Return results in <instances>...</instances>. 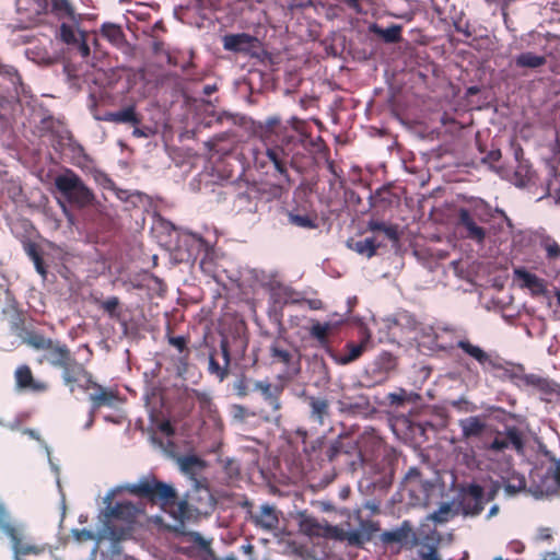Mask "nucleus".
<instances>
[{
  "instance_id": "obj_6",
  "label": "nucleus",
  "mask_w": 560,
  "mask_h": 560,
  "mask_svg": "<svg viewBox=\"0 0 560 560\" xmlns=\"http://www.w3.org/2000/svg\"><path fill=\"white\" fill-rule=\"evenodd\" d=\"M524 433L515 425H506L504 431H497L494 439L490 443L483 445L486 450L492 452H503L512 448L517 453H522L524 451Z\"/></svg>"
},
{
  "instance_id": "obj_22",
  "label": "nucleus",
  "mask_w": 560,
  "mask_h": 560,
  "mask_svg": "<svg viewBox=\"0 0 560 560\" xmlns=\"http://www.w3.org/2000/svg\"><path fill=\"white\" fill-rule=\"evenodd\" d=\"M73 354L66 343L58 340L51 342V347L45 350L42 361L48 362L51 366L60 369Z\"/></svg>"
},
{
  "instance_id": "obj_17",
  "label": "nucleus",
  "mask_w": 560,
  "mask_h": 560,
  "mask_svg": "<svg viewBox=\"0 0 560 560\" xmlns=\"http://www.w3.org/2000/svg\"><path fill=\"white\" fill-rule=\"evenodd\" d=\"M485 491L480 485L471 483L468 486L462 500V509L465 515H479L485 508Z\"/></svg>"
},
{
  "instance_id": "obj_37",
  "label": "nucleus",
  "mask_w": 560,
  "mask_h": 560,
  "mask_svg": "<svg viewBox=\"0 0 560 560\" xmlns=\"http://www.w3.org/2000/svg\"><path fill=\"white\" fill-rule=\"evenodd\" d=\"M28 58L42 66H51L57 62V57L48 52L45 48L35 46L27 50Z\"/></svg>"
},
{
  "instance_id": "obj_51",
  "label": "nucleus",
  "mask_w": 560,
  "mask_h": 560,
  "mask_svg": "<svg viewBox=\"0 0 560 560\" xmlns=\"http://www.w3.org/2000/svg\"><path fill=\"white\" fill-rule=\"evenodd\" d=\"M342 442L340 440H335L325 450V456L329 462H332L339 456V454L342 452Z\"/></svg>"
},
{
  "instance_id": "obj_43",
  "label": "nucleus",
  "mask_w": 560,
  "mask_h": 560,
  "mask_svg": "<svg viewBox=\"0 0 560 560\" xmlns=\"http://www.w3.org/2000/svg\"><path fill=\"white\" fill-rule=\"evenodd\" d=\"M453 516L452 506L450 503H443L438 511L429 515V520L438 524L446 523Z\"/></svg>"
},
{
  "instance_id": "obj_1",
  "label": "nucleus",
  "mask_w": 560,
  "mask_h": 560,
  "mask_svg": "<svg viewBox=\"0 0 560 560\" xmlns=\"http://www.w3.org/2000/svg\"><path fill=\"white\" fill-rule=\"evenodd\" d=\"M266 138L264 142L265 151L260 153L261 158H255L259 167L265 168L271 165L273 168L272 175L279 180L278 189L288 190L293 180L289 174V167L295 165V150L302 145L303 141L293 135L283 133L278 141H270Z\"/></svg>"
},
{
  "instance_id": "obj_59",
  "label": "nucleus",
  "mask_w": 560,
  "mask_h": 560,
  "mask_svg": "<svg viewBox=\"0 0 560 560\" xmlns=\"http://www.w3.org/2000/svg\"><path fill=\"white\" fill-rule=\"evenodd\" d=\"M0 74L13 78V77H18V70L13 66L1 63L0 65Z\"/></svg>"
},
{
  "instance_id": "obj_36",
  "label": "nucleus",
  "mask_w": 560,
  "mask_h": 560,
  "mask_svg": "<svg viewBox=\"0 0 560 560\" xmlns=\"http://www.w3.org/2000/svg\"><path fill=\"white\" fill-rule=\"evenodd\" d=\"M411 533L409 523L405 521L399 528L386 530L381 535V539L385 544L402 542Z\"/></svg>"
},
{
  "instance_id": "obj_41",
  "label": "nucleus",
  "mask_w": 560,
  "mask_h": 560,
  "mask_svg": "<svg viewBox=\"0 0 560 560\" xmlns=\"http://www.w3.org/2000/svg\"><path fill=\"white\" fill-rule=\"evenodd\" d=\"M338 535H339V537H332V538L338 539V540H347L349 542V545H352V546L360 547L365 541H369V536L362 532H359V529L345 532V530L338 528Z\"/></svg>"
},
{
  "instance_id": "obj_56",
  "label": "nucleus",
  "mask_w": 560,
  "mask_h": 560,
  "mask_svg": "<svg viewBox=\"0 0 560 560\" xmlns=\"http://www.w3.org/2000/svg\"><path fill=\"white\" fill-rule=\"evenodd\" d=\"M36 271L42 276L43 279L47 278V267L45 265V261L43 259V255L38 256L37 258L32 260Z\"/></svg>"
},
{
  "instance_id": "obj_58",
  "label": "nucleus",
  "mask_w": 560,
  "mask_h": 560,
  "mask_svg": "<svg viewBox=\"0 0 560 560\" xmlns=\"http://www.w3.org/2000/svg\"><path fill=\"white\" fill-rule=\"evenodd\" d=\"M93 116L96 120L100 121H109L115 124V112H105L104 114L100 115L97 113H93Z\"/></svg>"
},
{
  "instance_id": "obj_54",
  "label": "nucleus",
  "mask_w": 560,
  "mask_h": 560,
  "mask_svg": "<svg viewBox=\"0 0 560 560\" xmlns=\"http://www.w3.org/2000/svg\"><path fill=\"white\" fill-rule=\"evenodd\" d=\"M190 537V540L197 545L202 550H209L210 549V542L206 540L202 535L198 532H191L188 534Z\"/></svg>"
},
{
  "instance_id": "obj_52",
  "label": "nucleus",
  "mask_w": 560,
  "mask_h": 560,
  "mask_svg": "<svg viewBox=\"0 0 560 560\" xmlns=\"http://www.w3.org/2000/svg\"><path fill=\"white\" fill-rule=\"evenodd\" d=\"M453 25L455 27V31L463 34L466 38H469L472 36V32L470 30V23L468 21H465L462 15L454 19Z\"/></svg>"
},
{
  "instance_id": "obj_48",
  "label": "nucleus",
  "mask_w": 560,
  "mask_h": 560,
  "mask_svg": "<svg viewBox=\"0 0 560 560\" xmlns=\"http://www.w3.org/2000/svg\"><path fill=\"white\" fill-rule=\"evenodd\" d=\"M22 246H23L25 254L28 256V258L31 260H33L42 255L40 246L37 243H35L28 238L22 240Z\"/></svg>"
},
{
  "instance_id": "obj_11",
  "label": "nucleus",
  "mask_w": 560,
  "mask_h": 560,
  "mask_svg": "<svg viewBox=\"0 0 560 560\" xmlns=\"http://www.w3.org/2000/svg\"><path fill=\"white\" fill-rule=\"evenodd\" d=\"M80 389L88 392L93 389V393H90L89 400L91 401V409L96 411L102 407H114L119 400L118 392L116 389H110L98 384L94 377L92 378V383L88 385H80Z\"/></svg>"
},
{
  "instance_id": "obj_62",
  "label": "nucleus",
  "mask_w": 560,
  "mask_h": 560,
  "mask_svg": "<svg viewBox=\"0 0 560 560\" xmlns=\"http://www.w3.org/2000/svg\"><path fill=\"white\" fill-rule=\"evenodd\" d=\"M553 153H555L556 158L558 159V161L560 162V130L557 131V135H556Z\"/></svg>"
},
{
  "instance_id": "obj_57",
  "label": "nucleus",
  "mask_w": 560,
  "mask_h": 560,
  "mask_svg": "<svg viewBox=\"0 0 560 560\" xmlns=\"http://www.w3.org/2000/svg\"><path fill=\"white\" fill-rule=\"evenodd\" d=\"M73 535L79 541L92 540L95 537L92 530L85 528L73 530Z\"/></svg>"
},
{
  "instance_id": "obj_60",
  "label": "nucleus",
  "mask_w": 560,
  "mask_h": 560,
  "mask_svg": "<svg viewBox=\"0 0 560 560\" xmlns=\"http://www.w3.org/2000/svg\"><path fill=\"white\" fill-rule=\"evenodd\" d=\"M159 430L166 436H172L175 433L174 428L168 421L161 422L159 425Z\"/></svg>"
},
{
  "instance_id": "obj_13",
  "label": "nucleus",
  "mask_w": 560,
  "mask_h": 560,
  "mask_svg": "<svg viewBox=\"0 0 560 560\" xmlns=\"http://www.w3.org/2000/svg\"><path fill=\"white\" fill-rule=\"evenodd\" d=\"M505 375L515 384L518 388H535L542 394L553 393L551 383L537 374H525L517 373L514 370H503Z\"/></svg>"
},
{
  "instance_id": "obj_39",
  "label": "nucleus",
  "mask_w": 560,
  "mask_h": 560,
  "mask_svg": "<svg viewBox=\"0 0 560 560\" xmlns=\"http://www.w3.org/2000/svg\"><path fill=\"white\" fill-rule=\"evenodd\" d=\"M419 398V395L416 393H408L404 388H398L396 392L389 393L387 395V401L390 406L394 407H402L406 402H413Z\"/></svg>"
},
{
  "instance_id": "obj_19",
  "label": "nucleus",
  "mask_w": 560,
  "mask_h": 560,
  "mask_svg": "<svg viewBox=\"0 0 560 560\" xmlns=\"http://www.w3.org/2000/svg\"><path fill=\"white\" fill-rule=\"evenodd\" d=\"M308 417L318 427H323L330 417V404L328 399L320 396H306Z\"/></svg>"
},
{
  "instance_id": "obj_33",
  "label": "nucleus",
  "mask_w": 560,
  "mask_h": 560,
  "mask_svg": "<svg viewBox=\"0 0 560 560\" xmlns=\"http://www.w3.org/2000/svg\"><path fill=\"white\" fill-rule=\"evenodd\" d=\"M142 121V116L137 113L135 105H128L118 112H115V124H129L131 126H139Z\"/></svg>"
},
{
  "instance_id": "obj_44",
  "label": "nucleus",
  "mask_w": 560,
  "mask_h": 560,
  "mask_svg": "<svg viewBox=\"0 0 560 560\" xmlns=\"http://www.w3.org/2000/svg\"><path fill=\"white\" fill-rule=\"evenodd\" d=\"M255 381L256 380H252L246 376L240 377L234 383V389H235L236 395L241 398H244V397L248 396L252 392H255L253 389V382H255Z\"/></svg>"
},
{
  "instance_id": "obj_23",
  "label": "nucleus",
  "mask_w": 560,
  "mask_h": 560,
  "mask_svg": "<svg viewBox=\"0 0 560 560\" xmlns=\"http://www.w3.org/2000/svg\"><path fill=\"white\" fill-rule=\"evenodd\" d=\"M168 343L174 347L178 357L176 359V368L179 374L187 372L189 365L190 350L188 348V338L185 336L167 335Z\"/></svg>"
},
{
  "instance_id": "obj_34",
  "label": "nucleus",
  "mask_w": 560,
  "mask_h": 560,
  "mask_svg": "<svg viewBox=\"0 0 560 560\" xmlns=\"http://www.w3.org/2000/svg\"><path fill=\"white\" fill-rule=\"evenodd\" d=\"M101 35L117 47L121 46L125 42V34L117 24L104 23L101 27Z\"/></svg>"
},
{
  "instance_id": "obj_35",
  "label": "nucleus",
  "mask_w": 560,
  "mask_h": 560,
  "mask_svg": "<svg viewBox=\"0 0 560 560\" xmlns=\"http://www.w3.org/2000/svg\"><path fill=\"white\" fill-rule=\"evenodd\" d=\"M368 229L372 232H383L386 237L392 242L399 241V233L397 225L386 224L383 221L370 220L368 222Z\"/></svg>"
},
{
  "instance_id": "obj_55",
  "label": "nucleus",
  "mask_w": 560,
  "mask_h": 560,
  "mask_svg": "<svg viewBox=\"0 0 560 560\" xmlns=\"http://www.w3.org/2000/svg\"><path fill=\"white\" fill-rule=\"evenodd\" d=\"M52 10L62 13H71V5L68 0H51Z\"/></svg>"
},
{
  "instance_id": "obj_40",
  "label": "nucleus",
  "mask_w": 560,
  "mask_h": 560,
  "mask_svg": "<svg viewBox=\"0 0 560 560\" xmlns=\"http://www.w3.org/2000/svg\"><path fill=\"white\" fill-rule=\"evenodd\" d=\"M54 340L45 337L37 331H28L24 338V342L36 350H46L51 347Z\"/></svg>"
},
{
  "instance_id": "obj_5",
  "label": "nucleus",
  "mask_w": 560,
  "mask_h": 560,
  "mask_svg": "<svg viewBox=\"0 0 560 560\" xmlns=\"http://www.w3.org/2000/svg\"><path fill=\"white\" fill-rule=\"evenodd\" d=\"M253 389L260 394L267 408L259 411V416L266 421L279 422L281 419L280 410L282 408L281 396L284 387L280 384H273L268 378L253 382Z\"/></svg>"
},
{
  "instance_id": "obj_30",
  "label": "nucleus",
  "mask_w": 560,
  "mask_h": 560,
  "mask_svg": "<svg viewBox=\"0 0 560 560\" xmlns=\"http://www.w3.org/2000/svg\"><path fill=\"white\" fill-rule=\"evenodd\" d=\"M163 510L177 521L179 524H184L185 520L191 516V511L186 500L178 501V498L173 499L168 505L163 506Z\"/></svg>"
},
{
  "instance_id": "obj_46",
  "label": "nucleus",
  "mask_w": 560,
  "mask_h": 560,
  "mask_svg": "<svg viewBox=\"0 0 560 560\" xmlns=\"http://www.w3.org/2000/svg\"><path fill=\"white\" fill-rule=\"evenodd\" d=\"M541 247L546 252V257L549 260H556L560 258V245L553 238H546L541 243Z\"/></svg>"
},
{
  "instance_id": "obj_21",
  "label": "nucleus",
  "mask_w": 560,
  "mask_h": 560,
  "mask_svg": "<svg viewBox=\"0 0 560 560\" xmlns=\"http://www.w3.org/2000/svg\"><path fill=\"white\" fill-rule=\"evenodd\" d=\"M16 386L20 389H28L33 393H44L48 389V384L43 381H36L33 377L32 370L28 365H20L14 373Z\"/></svg>"
},
{
  "instance_id": "obj_42",
  "label": "nucleus",
  "mask_w": 560,
  "mask_h": 560,
  "mask_svg": "<svg viewBox=\"0 0 560 560\" xmlns=\"http://www.w3.org/2000/svg\"><path fill=\"white\" fill-rule=\"evenodd\" d=\"M380 246H381V244L376 242L375 237H366L362 241H358L354 244L353 249L357 253H359L361 255H365L366 257L371 258L376 254L377 248Z\"/></svg>"
},
{
  "instance_id": "obj_12",
  "label": "nucleus",
  "mask_w": 560,
  "mask_h": 560,
  "mask_svg": "<svg viewBox=\"0 0 560 560\" xmlns=\"http://www.w3.org/2000/svg\"><path fill=\"white\" fill-rule=\"evenodd\" d=\"M106 501H108V503L104 510L105 520H110L113 522L122 521L129 526L136 522V518L140 513V509L135 503L130 501H121L113 504L109 495L106 498Z\"/></svg>"
},
{
  "instance_id": "obj_15",
  "label": "nucleus",
  "mask_w": 560,
  "mask_h": 560,
  "mask_svg": "<svg viewBox=\"0 0 560 560\" xmlns=\"http://www.w3.org/2000/svg\"><path fill=\"white\" fill-rule=\"evenodd\" d=\"M458 228L464 232V236L477 244H483L487 237V231L478 225L476 218L468 209L460 208L458 210Z\"/></svg>"
},
{
  "instance_id": "obj_8",
  "label": "nucleus",
  "mask_w": 560,
  "mask_h": 560,
  "mask_svg": "<svg viewBox=\"0 0 560 560\" xmlns=\"http://www.w3.org/2000/svg\"><path fill=\"white\" fill-rule=\"evenodd\" d=\"M456 347L466 355L474 359L483 372L504 370L503 363L498 355H493L481 347L474 345L469 339H460L456 342Z\"/></svg>"
},
{
  "instance_id": "obj_63",
  "label": "nucleus",
  "mask_w": 560,
  "mask_h": 560,
  "mask_svg": "<svg viewBox=\"0 0 560 560\" xmlns=\"http://www.w3.org/2000/svg\"><path fill=\"white\" fill-rule=\"evenodd\" d=\"M306 303L311 310L316 311L323 308V302L318 299L307 300Z\"/></svg>"
},
{
  "instance_id": "obj_53",
  "label": "nucleus",
  "mask_w": 560,
  "mask_h": 560,
  "mask_svg": "<svg viewBox=\"0 0 560 560\" xmlns=\"http://www.w3.org/2000/svg\"><path fill=\"white\" fill-rule=\"evenodd\" d=\"M378 530V525L372 521H361L359 532L364 533L369 536V540L372 538V535Z\"/></svg>"
},
{
  "instance_id": "obj_27",
  "label": "nucleus",
  "mask_w": 560,
  "mask_h": 560,
  "mask_svg": "<svg viewBox=\"0 0 560 560\" xmlns=\"http://www.w3.org/2000/svg\"><path fill=\"white\" fill-rule=\"evenodd\" d=\"M397 364V358L394 354L388 351H383L373 362V372L378 373L382 378H387V376L396 370Z\"/></svg>"
},
{
  "instance_id": "obj_64",
  "label": "nucleus",
  "mask_w": 560,
  "mask_h": 560,
  "mask_svg": "<svg viewBox=\"0 0 560 560\" xmlns=\"http://www.w3.org/2000/svg\"><path fill=\"white\" fill-rule=\"evenodd\" d=\"M79 49L83 57H86L90 55V48L84 40L81 42Z\"/></svg>"
},
{
  "instance_id": "obj_18",
  "label": "nucleus",
  "mask_w": 560,
  "mask_h": 560,
  "mask_svg": "<svg viewBox=\"0 0 560 560\" xmlns=\"http://www.w3.org/2000/svg\"><path fill=\"white\" fill-rule=\"evenodd\" d=\"M258 43L257 37L246 33L229 34L223 37V48L233 52L250 54Z\"/></svg>"
},
{
  "instance_id": "obj_14",
  "label": "nucleus",
  "mask_w": 560,
  "mask_h": 560,
  "mask_svg": "<svg viewBox=\"0 0 560 560\" xmlns=\"http://www.w3.org/2000/svg\"><path fill=\"white\" fill-rule=\"evenodd\" d=\"M300 529L303 534L310 537H339L337 526H332L326 521L319 522L316 517L311 515H302L300 520Z\"/></svg>"
},
{
  "instance_id": "obj_3",
  "label": "nucleus",
  "mask_w": 560,
  "mask_h": 560,
  "mask_svg": "<svg viewBox=\"0 0 560 560\" xmlns=\"http://www.w3.org/2000/svg\"><path fill=\"white\" fill-rule=\"evenodd\" d=\"M126 489L130 494L152 504H159L162 509L176 499V490L171 485L158 480L153 475L140 478L138 482L128 485Z\"/></svg>"
},
{
  "instance_id": "obj_24",
  "label": "nucleus",
  "mask_w": 560,
  "mask_h": 560,
  "mask_svg": "<svg viewBox=\"0 0 560 560\" xmlns=\"http://www.w3.org/2000/svg\"><path fill=\"white\" fill-rule=\"evenodd\" d=\"M515 278L522 282V287L528 289L533 295H544L547 291L546 282L535 273L524 268L514 270Z\"/></svg>"
},
{
  "instance_id": "obj_16",
  "label": "nucleus",
  "mask_w": 560,
  "mask_h": 560,
  "mask_svg": "<svg viewBox=\"0 0 560 560\" xmlns=\"http://www.w3.org/2000/svg\"><path fill=\"white\" fill-rule=\"evenodd\" d=\"M132 526L129 525H117L110 520L104 521L103 530L101 533V539H108L112 541L110 551L113 555L120 553L119 544L131 536Z\"/></svg>"
},
{
  "instance_id": "obj_2",
  "label": "nucleus",
  "mask_w": 560,
  "mask_h": 560,
  "mask_svg": "<svg viewBox=\"0 0 560 560\" xmlns=\"http://www.w3.org/2000/svg\"><path fill=\"white\" fill-rule=\"evenodd\" d=\"M58 192L71 205L79 209L93 203L95 196L82 178L72 170L66 168L55 177Z\"/></svg>"
},
{
  "instance_id": "obj_7",
  "label": "nucleus",
  "mask_w": 560,
  "mask_h": 560,
  "mask_svg": "<svg viewBox=\"0 0 560 560\" xmlns=\"http://www.w3.org/2000/svg\"><path fill=\"white\" fill-rule=\"evenodd\" d=\"M10 513L3 502L0 501V530L12 541L15 557L19 555H37L40 549L33 545L22 542V533L10 521Z\"/></svg>"
},
{
  "instance_id": "obj_29",
  "label": "nucleus",
  "mask_w": 560,
  "mask_h": 560,
  "mask_svg": "<svg viewBox=\"0 0 560 560\" xmlns=\"http://www.w3.org/2000/svg\"><path fill=\"white\" fill-rule=\"evenodd\" d=\"M288 215L289 223L302 228V229H315L316 224V214L312 212L307 206H303V214H298L295 211H285Z\"/></svg>"
},
{
  "instance_id": "obj_61",
  "label": "nucleus",
  "mask_w": 560,
  "mask_h": 560,
  "mask_svg": "<svg viewBox=\"0 0 560 560\" xmlns=\"http://www.w3.org/2000/svg\"><path fill=\"white\" fill-rule=\"evenodd\" d=\"M420 476H421L420 470L416 467H411L406 475V479L407 480L419 479Z\"/></svg>"
},
{
  "instance_id": "obj_49",
  "label": "nucleus",
  "mask_w": 560,
  "mask_h": 560,
  "mask_svg": "<svg viewBox=\"0 0 560 560\" xmlns=\"http://www.w3.org/2000/svg\"><path fill=\"white\" fill-rule=\"evenodd\" d=\"M120 302L117 296H110L106 301L100 302V307L106 312L110 317L117 316V308Z\"/></svg>"
},
{
  "instance_id": "obj_28",
  "label": "nucleus",
  "mask_w": 560,
  "mask_h": 560,
  "mask_svg": "<svg viewBox=\"0 0 560 560\" xmlns=\"http://www.w3.org/2000/svg\"><path fill=\"white\" fill-rule=\"evenodd\" d=\"M370 31L386 44H397L402 39V26L398 24H392L387 28H383L377 24H372L370 26Z\"/></svg>"
},
{
  "instance_id": "obj_32",
  "label": "nucleus",
  "mask_w": 560,
  "mask_h": 560,
  "mask_svg": "<svg viewBox=\"0 0 560 560\" xmlns=\"http://www.w3.org/2000/svg\"><path fill=\"white\" fill-rule=\"evenodd\" d=\"M547 59L545 56L536 55L532 51L522 52L515 58V66L517 68L536 69L545 66Z\"/></svg>"
},
{
  "instance_id": "obj_50",
  "label": "nucleus",
  "mask_w": 560,
  "mask_h": 560,
  "mask_svg": "<svg viewBox=\"0 0 560 560\" xmlns=\"http://www.w3.org/2000/svg\"><path fill=\"white\" fill-rule=\"evenodd\" d=\"M60 38L66 44H75L78 42L73 27L67 23H62L60 26Z\"/></svg>"
},
{
  "instance_id": "obj_4",
  "label": "nucleus",
  "mask_w": 560,
  "mask_h": 560,
  "mask_svg": "<svg viewBox=\"0 0 560 560\" xmlns=\"http://www.w3.org/2000/svg\"><path fill=\"white\" fill-rule=\"evenodd\" d=\"M268 358L271 365H280L288 376L300 372V352L285 338H275L268 348Z\"/></svg>"
},
{
  "instance_id": "obj_31",
  "label": "nucleus",
  "mask_w": 560,
  "mask_h": 560,
  "mask_svg": "<svg viewBox=\"0 0 560 560\" xmlns=\"http://www.w3.org/2000/svg\"><path fill=\"white\" fill-rule=\"evenodd\" d=\"M330 330H331L330 323H319V322H315L310 329L311 337L314 338L322 348H325L328 353H329V350H331L329 348V338H328Z\"/></svg>"
},
{
  "instance_id": "obj_38",
  "label": "nucleus",
  "mask_w": 560,
  "mask_h": 560,
  "mask_svg": "<svg viewBox=\"0 0 560 560\" xmlns=\"http://www.w3.org/2000/svg\"><path fill=\"white\" fill-rule=\"evenodd\" d=\"M280 127V119L278 117H269L266 119L265 124L260 126V137L262 142H266V138L268 137L270 141H278L282 135L278 133V129Z\"/></svg>"
},
{
  "instance_id": "obj_9",
  "label": "nucleus",
  "mask_w": 560,
  "mask_h": 560,
  "mask_svg": "<svg viewBox=\"0 0 560 560\" xmlns=\"http://www.w3.org/2000/svg\"><path fill=\"white\" fill-rule=\"evenodd\" d=\"M230 346L228 338H222L220 349H212L209 352L208 372L220 382L224 381L230 374Z\"/></svg>"
},
{
  "instance_id": "obj_45",
  "label": "nucleus",
  "mask_w": 560,
  "mask_h": 560,
  "mask_svg": "<svg viewBox=\"0 0 560 560\" xmlns=\"http://www.w3.org/2000/svg\"><path fill=\"white\" fill-rule=\"evenodd\" d=\"M180 468L184 472L194 474L196 468H202L203 462L195 455H189L180 458Z\"/></svg>"
},
{
  "instance_id": "obj_25",
  "label": "nucleus",
  "mask_w": 560,
  "mask_h": 560,
  "mask_svg": "<svg viewBox=\"0 0 560 560\" xmlns=\"http://www.w3.org/2000/svg\"><path fill=\"white\" fill-rule=\"evenodd\" d=\"M252 521L255 526L265 530H272L277 528L279 524L276 510L268 504L261 505L257 513L252 514Z\"/></svg>"
},
{
  "instance_id": "obj_47",
  "label": "nucleus",
  "mask_w": 560,
  "mask_h": 560,
  "mask_svg": "<svg viewBox=\"0 0 560 560\" xmlns=\"http://www.w3.org/2000/svg\"><path fill=\"white\" fill-rule=\"evenodd\" d=\"M418 555L420 560H440L436 544L423 542L421 548L418 550Z\"/></svg>"
},
{
  "instance_id": "obj_20",
  "label": "nucleus",
  "mask_w": 560,
  "mask_h": 560,
  "mask_svg": "<svg viewBox=\"0 0 560 560\" xmlns=\"http://www.w3.org/2000/svg\"><path fill=\"white\" fill-rule=\"evenodd\" d=\"M458 424L462 429V436L466 441L482 438L489 432V425L486 419L480 416H470L460 419Z\"/></svg>"
},
{
  "instance_id": "obj_26",
  "label": "nucleus",
  "mask_w": 560,
  "mask_h": 560,
  "mask_svg": "<svg viewBox=\"0 0 560 560\" xmlns=\"http://www.w3.org/2000/svg\"><path fill=\"white\" fill-rule=\"evenodd\" d=\"M364 350V341L360 343L347 342L345 346L346 353H336L332 350H329V355L334 359L336 363L340 365H346L358 360L363 354Z\"/></svg>"
},
{
  "instance_id": "obj_10",
  "label": "nucleus",
  "mask_w": 560,
  "mask_h": 560,
  "mask_svg": "<svg viewBox=\"0 0 560 560\" xmlns=\"http://www.w3.org/2000/svg\"><path fill=\"white\" fill-rule=\"evenodd\" d=\"M63 384L69 387L70 393H74L75 387L92 383L93 375L85 366L72 357L67 363L60 368Z\"/></svg>"
}]
</instances>
